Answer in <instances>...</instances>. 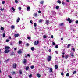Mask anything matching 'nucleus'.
Returning a JSON list of instances; mask_svg holds the SVG:
<instances>
[{
	"label": "nucleus",
	"instance_id": "nucleus-11",
	"mask_svg": "<svg viewBox=\"0 0 78 78\" xmlns=\"http://www.w3.org/2000/svg\"><path fill=\"white\" fill-rule=\"evenodd\" d=\"M27 10L28 11H30V7L29 6L27 7Z\"/></svg>",
	"mask_w": 78,
	"mask_h": 78
},
{
	"label": "nucleus",
	"instance_id": "nucleus-55",
	"mask_svg": "<svg viewBox=\"0 0 78 78\" xmlns=\"http://www.w3.org/2000/svg\"><path fill=\"white\" fill-rule=\"evenodd\" d=\"M72 49L73 51H75V48H73Z\"/></svg>",
	"mask_w": 78,
	"mask_h": 78
},
{
	"label": "nucleus",
	"instance_id": "nucleus-19",
	"mask_svg": "<svg viewBox=\"0 0 78 78\" xmlns=\"http://www.w3.org/2000/svg\"><path fill=\"white\" fill-rule=\"evenodd\" d=\"M31 69H34V66L33 65H32L30 66Z\"/></svg>",
	"mask_w": 78,
	"mask_h": 78
},
{
	"label": "nucleus",
	"instance_id": "nucleus-60",
	"mask_svg": "<svg viewBox=\"0 0 78 78\" xmlns=\"http://www.w3.org/2000/svg\"><path fill=\"white\" fill-rule=\"evenodd\" d=\"M9 39H11V37L10 36L9 37Z\"/></svg>",
	"mask_w": 78,
	"mask_h": 78
},
{
	"label": "nucleus",
	"instance_id": "nucleus-48",
	"mask_svg": "<svg viewBox=\"0 0 78 78\" xmlns=\"http://www.w3.org/2000/svg\"><path fill=\"white\" fill-rule=\"evenodd\" d=\"M62 4L63 5V6H64L65 3H64V2L62 1Z\"/></svg>",
	"mask_w": 78,
	"mask_h": 78
},
{
	"label": "nucleus",
	"instance_id": "nucleus-39",
	"mask_svg": "<svg viewBox=\"0 0 78 78\" xmlns=\"http://www.w3.org/2000/svg\"><path fill=\"white\" fill-rule=\"evenodd\" d=\"M34 16L35 17H37V13L34 14Z\"/></svg>",
	"mask_w": 78,
	"mask_h": 78
},
{
	"label": "nucleus",
	"instance_id": "nucleus-9",
	"mask_svg": "<svg viewBox=\"0 0 78 78\" xmlns=\"http://www.w3.org/2000/svg\"><path fill=\"white\" fill-rule=\"evenodd\" d=\"M23 64H25L27 62V60L25 58L24 59V60L23 61Z\"/></svg>",
	"mask_w": 78,
	"mask_h": 78
},
{
	"label": "nucleus",
	"instance_id": "nucleus-45",
	"mask_svg": "<svg viewBox=\"0 0 78 78\" xmlns=\"http://www.w3.org/2000/svg\"><path fill=\"white\" fill-rule=\"evenodd\" d=\"M21 43H22V41H19V44H21Z\"/></svg>",
	"mask_w": 78,
	"mask_h": 78
},
{
	"label": "nucleus",
	"instance_id": "nucleus-30",
	"mask_svg": "<svg viewBox=\"0 0 78 78\" xmlns=\"http://www.w3.org/2000/svg\"><path fill=\"white\" fill-rule=\"evenodd\" d=\"M32 76H33V75H32V74H30L29 75V78H31Z\"/></svg>",
	"mask_w": 78,
	"mask_h": 78
},
{
	"label": "nucleus",
	"instance_id": "nucleus-14",
	"mask_svg": "<svg viewBox=\"0 0 78 78\" xmlns=\"http://www.w3.org/2000/svg\"><path fill=\"white\" fill-rule=\"evenodd\" d=\"M38 23H41L42 22V20L40 19L38 20Z\"/></svg>",
	"mask_w": 78,
	"mask_h": 78
},
{
	"label": "nucleus",
	"instance_id": "nucleus-15",
	"mask_svg": "<svg viewBox=\"0 0 78 78\" xmlns=\"http://www.w3.org/2000/svg\"><path fill=\"white\" fill-rule=\"evenodd\" d=\"M57 3H59V4H61V1L59 0H58V1H57Z\"/></svg>",
	"mask_w": 78,
	"mask_h": 78
},
{
	"label": "nucleus",
	"instance_id": "nucleus-4",
	"mask_svg": "<svg viewBox=\"0 0 78 78\" xmlns=\"http://www.w3.org/2000/svg\"><path fill=\"white\" fill-rule=\"evenodd\" d=\"M39 41H36L34 42V45H36L39 44Z\"/></svg>",
	"mask_w": 78,
	"mask_h": 78
},
{
	"label": "nucleus",
	"instance_id": "nucleus-24",
	"mask_svg": "<svg viewBox=\"0 0 78 78\" xmlns=\"http://www.w3.org/2000/svg\"><path fill=\"white\" fill-rule=\"evenodd\" d=\"M34 25L35 27H36V26H37V24L36 23H34Z\"/></svg>",
	"mask_w": 78,
	"mask_h": 78
},
{
	"label": "nucleus",
	"instance_id": "nucleus-62",
	"mask_svg": "<svg viewBox=\"0 0 78 78\" xmlns=\"http://www.w3.org/2000/svg\"><path fill=\"white\" fill-rule=\"evenodd\" d=\"M9 58H8V59H7V61H9Z\"/></svg>",
	"mask_w": 78,
	"mask_h": 78
},
{
	"label": "nucleus",
	"instance_id": "nucleus-8",
	"mask_svg": "<svg viewBox=\"0 0 78 78\" xmlns=\"http://www.w3.org/2000/svg\"><path fill=\"white\" fill-rule=\"evenodd\" d=\"M18 54H21L22 53V51L21 50V49H20L19 51H18Z\"/></svg>",
	"mask_w": 78,
	"mask_h": 78
},
{
	"label": "nucleus",
	"instance_id": "nucleus-51",
	"mask_svg": "<svg viewBox=\"0 0 78 78\" xmlns=\"http://www.w3.org/2000/svg\"><path fill=\"white\" fill-rule=\"evenodd\" d=\"M77 24H78V20H76V21L75 22Z\"/></svg>",
	"mask_w": 78,
	"mask_h": 78
},
{
	"label": "nucleus",
	"instance_id": "nucleus-32",
	"mask_svg": "<svg viewBox=\"0 0 78 78\" xmlns=\"http://www.w3.org/2000/svg\"><path fill=\"white\" fill-rule=\"evenodd\" d=\"M1 30H4V28L3 27H2L1 28Z\"/></svg>",
	"mask_w": 78,
	"mask_h": 78
},
{
	"label": "nucleus",
	"instance_id": "nucleus-63",
	"mask_svg": "<svg viewBox=\"0 0 78 78\" xmlns=\"http://www.w3.org/2000/svg\"><path fill=\"white\" fill-rule=\"evenodd\" d=\"M49 52H51V49H49Z\"/></svg>",
	"mask_w": 78,
	"mask_h": 78
},
{
	"label": "nucleus",
	"instance_id": "nucleus-27",
	"mask_svg": "<svg viewBox=\"0 0 78 78\" xmlns=\"http://www.w3.org/2000/svg\"><path fill=\"white\" fill-rule=\"evenodd\" d=\"M29 69V66H27L26 68V70H28Z\"/></svg>",
	"mask_w": 78,
	"mask_h": 78
},
{
	"label": "nucleus",
	"instance_id": "nucleus-10",
	"mask_svg": "<svg viewBox=\"0 0 78 78\" xmlns=\"http://www.w3.org/2000/svg\"><path fill=\"white\" fill-rule=\"evenodd\" d=\"M20 18L19 17H18L16 20V22H17V23L19 22V21H20Z\"/></svg>",
	"mask_w": 78,
	"mask_h": 78
},
{
	"label": "nucleus",
	"instance_id": "nucleus-22",
	"mask_svg": "<svg viewBox=\"0 0 78 78\" xmlns=\"http://www.w3.org/2000/svg\"><path fill=\"white\" fill-rule=\"evenodd\" d=\"M48 69H50V72H53L52 68H48Z\"/></svg>",
	"mask_w": 78,
	"mask_h": 78
},
{
	"label": "nucleus",
	"instance_id": "nucleus-34",
	"mask_svg": "<svg viewBox=\"0 0 78 78\" xmlns=\"http://www.w3.org/2000/svg\"><path fill=\"white\" fill-rule=\"evenodd\" d=\"M2 4H5V3H6V2L5 1H3L2 2Z\"/></svg>",
	"mask_w": 78,
	"mask_h": 78
},
{
	"label": "nucleus",
	"instance_id": "nucleus-37",
	"mask_svg": "<svg viewBox=\"0 0 78 78\" xmlns=\"http://www.w3.org/2000/svg\"><path fill=\"white\" fill-rule=\"evenodd\" d=\"M27 39H28L30 40V39H31V37H27Z\"/></svg>",
	"mask_w": 78,
	"mask_h": 78
},
{
	"label": "nucleus",
	"instance_id": "nucleus-50",
	"mask_svg": "<svg viewBox=\"0 0 78 78\" xmlns=\"http://www.w3.org/2000/svg\"><path fill=\"white\" fill-rule=\"evenodd\" d=\"M18 9L19 10H21V9H22V8H21V7H19Z\"/></svg>",
	"mask_w": 78,
	"mask_h": 78
},
{
	"label": "nucleus",
	"instance_id": "nucleus-56",
	"mask_svg": "<svg viewBox=\"0 0 78 78\" xmlns=\"http://www.w3.org/2000/svg\"><path fill=\"white\" fill-rule=\"evenodd\" d=\"M61 75H64V73H63V72H62V73H61Z\"/></svg>",
	"mask_w": 78,
	"mask_h": 78
},
{
	"label": "nucleus",
	"instance_id": "nucleus-52",
	"mask_svg": "<svg viewBox=\"0 0 78 78\" xmlns=\"http://www.w3.org/2000/svg\"><path fill=\"white\" fill-rule=\"evenodd\" d=\"M38 13H39V14H41V11L39 10L38 11Z\"/></svg>",
	"mask_w": 78,
	"mask_h": 78
},
{
	"label": "nucleus",
	"instance_id": "nucleus-18",
	"mask_svg": "<svg viewBox=\"0 0 78 78\" xmlns=\"http://www.w3.org/2000/svg\"><path fill=\"white\" fill-rule=\"evenodd\" d=\"M55 68L56 69H57L58 68L57 65H56L55 66Z\"/></svg>",
	"mask_w": 78,
	"mask_h": 78
},
{
	"label": "nucleus",
	"instance_id": "nucleus-44",
	"mask_svg": "<svg viewBox=\"0 0 78 78\" xmlns=\"http://www.w3.org/2000/svg\"><path fill=\"white\" fill-rule=\"evenodd\" d=\"M4 8H3V9H2V8H1V9H0V10H1V11H4Z\"/></svg>",
	"mask_w": 78,
	"mask_h": 78
},
{
	"label": "nucleus",
	"instance_id": "nucleus-17",
	"mask_svg": "<svg viewBox=\"0 0 78 78\" xmlns=\"http://www.w3.org/2000/svg\"><path fill=\"white\" fill-rule=\"evenodd\" d=\"M31 49L32 51H34V47H32Z\"/></svg>",
	"mask_w": 78,
	"mask_h": 78
},
{
	"label": "nucleus",
	"instance_id": "nucleus-61",
	"mask_svg": "<svg viewBox=\"0 0 78 78\" xmlns=\"http://www.w3.org/2000/svg\"><path fill=\"white\" fill-rule=\"evenodd\" d=\"M14 54V52H13L12 53L11 55H13Z\"/></svg>",
	"mask_w": 78,
	"mask_h": 78
},
{
	"label": "nucleus",
	"instance_id": "nucleus-64",
	"mask_svg": "<svg viewBox=\"0 0 78 78\" xmlns=\"http://www.w3.org/2000/svg\"><path fill=\"white\" fill-rule=\"evenodd\" d=\"M63 38H61V40H62H62H63Z\"/></svg>",
	"mask_w": 78,
	"mask_h": 78
},
{
	"label": "nucleus",
	"instance_id": "nucleus-12",
	"mask_svg": "<svg viewBox=\"0 0 78 78\" xmlns=\"http://www.w3.org/2000/svg\"><path fill=\"white\" fill-rule=\"evenodd\" d=\"M37 76L38 77V78H40V77H41V75L39 74H37Z\"/></svg>",
	"mask_w": 78,
	"mask_h": 78
},
{
	"label": "nucleus",
	"instance_id": "nucleus-1",
	"mask_svg": "<svg viewBox=\"0 0 78 78\" xmlns=\"http://www.w3.org/2000/svg\"><path fill=\"white\" fill-rule=\"evenodd\" d=\"M47 60L48 61H50L51 60V56H48L47 57Z\"/></svg>",
	"mask_w": 78,
	"mask_h": 78
},
{
	"label": "nucleus",
	"instance_id": "nucleus-35",
	"mask_svg": "<svg viewBox=\"0 0 78 78\" xmlns=\"http://www.w3.org/2000/svg\"><path fill=\"white\" fill-rule=\"evenodd\" d=\"M66 76H69V73H67L66 75Z\"/></svg>",
	"mask_w": 78,
	"mask_h": 78
},
{
	"label": "nucleus",
	"instance_id": "nucleus-7",
	"mask_svg": "<svg viewBox=\"0 0 78 78\" xmlns=\"http://www.w3.org/2000/svg\"><path fill=\"white\" fill-rule=\"evenodd\" d=\"M19 36V34H14V37H18Z\"/></svg>",
	"mask_w": 78,
	"mask_h": 78
},
{
	"label": "nucleus",
	"instance_id": "nucleus-54",
	"mask_svg": "<svg viewBox=\"0 0 78 78\" xmlns=\"http://www.w3.org/2000/svg\"><path fill=\"white\" fill-rule=\"evenodd\" d=\"M55 52H56V54H58V51H56Z\"/></svg>",
	"mask_w": 78,
	"mask_h": 78
},
{
	"label": "nucleus",
	"instance_id": "nucleus-2",
	"mask_svg": "<svg viewBox=\"0 0 78 78\" xmlns=\"http://www.w3.org/2000/svg\"><path fill=\"white\" fill-rule=\"evenodd\" d=\"M17 64H13L12 66L13 69H16V68L17 67Z\"/></svg>",
	"mask_w": 78,
	"mask_h": 78
},
{
	"label": "nucleus",
	"instance_id": "nucleus-21",
	"mask_svg": "<svg viewBox=\"0 0 78 78\" xmlns=\"http://www.w3.org/2000/svg\"><path fill=\"white\" fill-rule=\"evenodd\" d=\"M71 55V56H72V57H73V56H74V55H73V53H72L70 54Z\"/></svg>",
	"mask_w": 78,
	"mask_h": 78
},
{
	"label": "nucleus",
	"instance_id": "nucleus-33",
	"mask_svg": "<svg viewBox=\"0 0 78 78\" xmlns=\"http://www.w3.org/2000/svg\"><path fill=\"white\" fill-rule=\"evenodd\" d=\"M12 10H13V11H15V9L13 7H12Z\"/></svg>",
	"mask_w": 78,
	"mask_h": 78
},
{
	"label": "nucleus",
	"instance_id": "nucleus-40",
	"mask_svg": "<svg viewBox=\"0 0 78 78\" xmlns=\"http://www.w3.org/2000/svg\"><path fill=\"white\" fill-rule=\"evenodd\" d=\"M56 48H58V45H56L55 46Z\"/></svg>",
	"mask_w": 78,
	"mask_h": 78
},
{
	"label": "nucleus",
	"instance_id": "nucleus-41",
	"mask_svg": "<svg viewBox=\"0 0 78 78\" xmlns=\"http://www.w3.org/2000/svg\"><path fill=\"white\" fill-rule=\"evenodd\" d=\"M8 77H9V78H12V77H11V76L10 75H9L8 76Z\"/></svg>",
	"mask_w": 78,
	"mask_h": 78
},
{
	"label": "nucleus",
	"instance_id": "nucleus-5",
	"mask_svg": "<svg viewBox=\"0 0 78 78\" xmlns=\"http://www.w3.org/2000/svg\"><path fill=\"white\" fill-rule=\"evenodd\" d=\"M67 21H69V23H72V20H70V18H68L67 20Z\"/></svg>",
	"mask_w": 78,
	"mask_h": 78
},
{
	"label": "nucleus",
	"instance_id": "nucleus-38",
	"mask_svg": "<svg viewBox=\"0 0 78 78\" xmlns=\"http://www.w3.org/2000/svg\"><path fill=\"white\" fill-rule=\"evenodd\" d=\"M52 44L53 45H56V43L54 42H53Z\"/></svg>",
	"mask_w": 78,
	"mask_h": 78
},
{
	"label": "nucleus",
	"instance_id": "nucleus-58",
	"mask_svg": "<svg viewBox=\"0 0 78 78\" xmlns=\"http://www.w3.org/2000/svg\"><path fill=\"white\" fill-rule=\"evenodd\" d=\"M27 56H29V57H30V55L29 54H27Z\"/></svg>",
	"mask_w": 78,
	"mask_h": 78
},
{
	"label": "nucleus",
	"instance_id": "nucleus-49",
	"mask_svg": "<svg viewBox=\"0 0 78 78\" xmlns=\"http://www.w3.org/2000/svg\"><path fill=\"white\" fill-rule=\"evenodd\" d=\"M26 46H29V44L28 43H27L26 44Z\"/></svg>",
	"mask_w": 78,
	"mask_h": 78
},
{
	"label": "nucleus",
	"instance_id": "nucleus-3",
	"mask_svg": "<svg viewBox=\"0 0 78 78\" xmlns=\"http://www.w3.org/2000/svg\"><path fill=\"white\" fill-rule=\"evenodd\" d=\"M9 51H10V50L8 49H5L4 51V52L5 53H8Z\"/></svg>",
	"mask_w": 78,
	"mask_h": 78
},
{
	"label": "nucleus",
	"instance_id": "nucleus-6",
	"mask_svg": "<svg viewBox=\"0 0 78 78\" xmlns=\"http://www.w3.org/2000/svg\"><path fill=\"white\" fill-rule=\"evenodd\" d=\"M4 48L5 49H6V50H9L10 48V47L9 46H5Z\"/></svg>",
	"mask_w": 78,
	"mask_h": 78
},
{
	"label": "nucleus",
	"instance_id": "nucleus-23",
	"mask_svg": "<svg viewBox=\"0 0 78 78\" xmlns=\"http://www.w3.org/2000/svg\"><path fill=\"white\" fill-rule=\"evenodd\" d=\"M59 25L60 26H64V23H60V24Z\"/></svg>",
	"mask_w": 78,
	"mask_h": 78
},
{
	"label": "nucleus",
	"instance_id": "nucleus-13",
	"mask_svg": "<svg viewBox=\"0 0 78 78\" xmlns=\"http://www.w3.org/2000/svg\"><path fill=\"white\" fill-rule=\"evenodd\" d=\"M49 20H46L45 23H46L47 25H48L49 24Z\"/></svg>",
	"mask_w": 78,
	"mask_h": 78
},
{
	"label": "nucleus",
	"instance_id": "nucleus-42",
	"mask_svg": "<svg viewBox=\"0 0 78 78\" xmlns=\"http://www.w3.org/2000/svg\"><path fill=\"white\" fill-rule=\"evenodd\" d=\"M30 23L32 24V25L33 24V21H32V20H30Z\"/></svg>",
	"mask_w": 78,
	"mask_h": 78
},
{
	"label": "nucleus",
	"instance_id": "nucleus-59",
	"mask_svg": "<svg viewBox=\"0 0 78 78\" xmlns=\"http://www.w3.org/2000/svg\"><path fill=\"white\" fill-rule=\"evenodd\" d=\"M54 37H53V35H51V38H52V39H53V38Z\"/></svg>",
	"mask_w": 78,
	"mask_h": 78
},
{
	"label": "nucleus",
	"instance_id": "nucleus-20",
	"mask_svg": "<svg viewBox=\"0 0 78 78\" xmlns=\"http://www.w3.org/2000/svg\"><path fill=\"white\" fill-rule=\"evenodd\" d=\"M5 36H6V34H5V33H3V37H5Z\"/></svg>",
	"mask_w": 78,
	"mask_h": 78
},
{
	"label": "nucleus",
	"instance_id": "nucleus-29",
	"mask_svg": "<svg viewBox=\"0 0 78 78\" xmlns=\"http://www.w3.org/2000/svg\"><path fill=\"white\" fill-rule=\"evenodd\" d=\"M14 44V42H12V41H11L10 43V44L11 45H12V44Z\"/></svg>",
	"mask_w": 78,
	"mask_h": 78
},
{
	"label": "nucleus",
	"instance_id": "nucleus-47",
	"mask_svg": "<svg viewBox=\"0 0 78 78\" xmlns=\"http://www.w3.org/2000/svg\"><path fill=\"white\" fill-rule=\"evenodd\" d=\"M12 28H14V26L12 25L11 26Z\"/></svg>",
	"mask_w": 78,
	"mask_h": 78
},
{
	"label": "nucleus",
	"instance_id": "nucleus-46",
	"mask_svg": "<svg viewBox=\"0 0 78 78\" xmlns=\"http://www.w3.org/2000/svg\"><path fill=\"white\" fill-rule=\"evenodd\" d=\"M15 3H18V1H17V0H15Z\"/></svg>",
	"mask_w": 78,
	"mask_h": 78
},
{
	"label": "nucleus",
	"instance_id": "nucleus-28",
	"mask_svg": "<svg viewBox=\"0 0 78 78\" xmlns=\"http://www.w3.org/2000/svg\"><path fill=\"white\" fill-rule=\"evenodd\" d=\"M44 2V1H42L40 2V4H43Z\"/></svg>",
	"mask_w": 78,
	"mask_h": 78
},
{
	"label": "nucleus",
	"instance_id": "nucleus-26",
	"mask_svg": "<svg viewBox=\"0 0 78 78\" xmlns=\"http://www.w3.org/2000/svg\"><path fill=\"white\" fill-rule=\"evenodd\" d=\"M70 46H71V44H68V45H67V48H69V47H70Z\"/></svg>",
	"mask_w": 78,
	"mask_h": 78
},
{
	"label": "nucleus",
	"instance_id": "nucleus-57",
	"mask_svg": "<svg viewBox=\"0 0 78 78\" xmlns=\"http://www.w3.org/2000/svg\"><path fill=\"white\" fill-rule=\"evenodd\" d=\"M13 74H16V72H13L12 73Z\"/></svg>",
	"mask_w": 78,
	"mask_h": 78
},
{
	"label": "nucleus",
	"instance_id": "nucleus-53",
	"mask_svg": "<svg viewBox=\"0 0 78 78\" xmlns=\"http://www.w3.org/2000/svg\"><path fill=\"white\" fill-rule=\"evenodd\" d=\"M9 40H6V42H9Z\"/></svg>",
	"mask_w": 78,
	"mask_h": 78
},
{
	"label": "nucleus",
	"instance_id": "nucleus-31",
	"mask_svg": "<svg viewBox=\"0 0 78 78\" xmlns=\"http://www.w3.org/2000/svg\"><path fill=\"white\" fill-rule=\"evenodd\" d=\"M65 58L66 59H67V58H69V56L67 55L65 57Z\"/></svg>",
	"mask_w": 78,
	"mask_h": 78
},
{
	"label": "nucleus",
	"instance_id": "nucleus-43",
	"mask_svg": "<svg viewBox=\"0 0 78 78\" xmlns=\"http://www.w3.org/2000/svg\"><path fill=\"white\" fill-rule=\"evenodd\" d=\"M43 38H47V36L46 35H44L43 36Z\"/></svg>",
	"mask_w": 78,
	"mask_h": 78
},
{
	"label": "nucleus",
	"instance_id": "nucleus-25",
	"mask_svg": "<svg viewBox=\"0 0 78 78\" xmlns=\"http://www.w3.org/2000/svg\"><path fill=\"white\" fill-rule=\"evenodd\" d=\"M55 8L57 9H59V6H56L55 7Z\"/></svg>",
	"mask_w": 78,
	"mask_h": 78
},
{
	"label": "nucleus",
	"instance_id": "nucleus-36",
	"mask_svg": "<svg viewBox=\"0 0 78 78\" xmlns=\"http://www.w3.org/2000/svg\"><path fill=\"white\" fill-rule=\"evenodd\" d=\"M76 73V71H75L73 72V74H75Z\"/></svg>",
	"mask_w": 78,
	"mask_h": 78
},
{
	"label": "nucleus",
	"instance_id": "nucleus-16",
	"mask_svg": "<svg viewBox=\"0 0 78 78\" xmlns=\"http://www.w3.org/2000/svg\"><path fill=\"white\" fill-rule=\"evenodd\" d=\"M19 73L21 75H22V71L21 70H20L19 71Z\"/></svg>",
	"mask_w": 78,
	"mask_h": 78
}]
</instances>
